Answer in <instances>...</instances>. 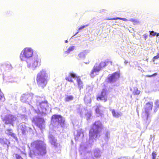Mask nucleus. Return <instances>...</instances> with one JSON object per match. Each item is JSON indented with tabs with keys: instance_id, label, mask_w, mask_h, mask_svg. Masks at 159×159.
Masks as SVG:
<instances>
[{
	"instance_id": "nucleus-1",
	"label": "nucleus",
	"mask_w": 159,
	"mask_h": 159,
	"mask_svg": "<svg viewBox=\"0 0 159 159\" xmlns=\"http://www.w3.org/2000/svg\"><path fill=\"white\" fill-rule=\"evenodd\" d=\"M21 101L29 104L37 114L43 116L46 115L48 107L47 101H41L42 98L38 96L33 97L32 94H25L22 95L20 98Z\"/></svg>"
},
{
	"instance_id": "nucleus-2",
	"label": "nucleus",
	"mask_w": 159,
	"mask_h": 159,
	"mask_svg": "<svg viewBox=\"0 0 159 159\" xmlns=\"http://www.w3.org/2000/svg\"><path fill=\"white\" fill-rule=\"evenodd\" d=\"M33 49L31 48H25L21 51L20 56V59L26 61L28 68L34 70L41 65V60L38 55L33 56Z\"/></svg>"
},
{
	"instance_id": "nucleus-3",
	"label": "nucleus",
	"mask_w": 159,
	"mask_h": 159,
	"mask_svg": "<svg viewBox=\"0 0 159 159\" xmlns=\"http://www.w3.org/2000/svg\"><path fill=\"white\" fill-rule=\"evenodd\" d=\"M31 147L33 148L32 152L30 151V156L31 157L34 155H43L46 153L45 144L42 141L37 140L31 143Z\"/></svg>"
},
{
	"instance_id": "nucleus-4",
	"label": "nucleus",
	"mask_w": 159,
	"mask_h": 159,
	"mask_svg": "<svg viewBox=\"0 0 159 159\" xmlns=\"http://www.w3.org/2000/svg\"><path fill=\"white\" fill-rule=\"evenodd\" d=\"M102 128V125L99 121H95L93 124L92 128L89 132V142L92 143L96 140L95 139L99 136V133Z\"/></svg>"
},
{
	"instance_id": "nucleus-5",
	"label": "nucleus",
	"mask_w": 159,
	"mask_h": 159,
	"mask_svg": "<svg viewBox=\"0 0 159 159\" xmlns=\"http://www.w3.org/2000/svg\"><path fill=\"white\" fill-rule=\"evenodd\" d=\"M49 79L48 74L46 71L42 70L37 75V83L39 87L43 88L46 85Z\"/></svg>"
},
{
	"instance_id": "nucleus-6",
	"label": "nucleus",
	"mask_w": 159,
	"mask_h": 159,
	"mask_svg": "<svg viewBox=\"0 0 159 159\" xmlns=\"http://www.w3.org/2000/svg\"><path fill=\"white\" fill-rule=\"evenodd\" d=\"M65 120L60 115H53L51 119V124L53 126H56L59 124L61 127L64 126Z\"/></svg>"
},
{
	"instance_id": "nucleus-7",
	"label": "nucleus",
	"mask_w": 159,
	"mask_h": 159,
	"mask_svg": "<svg viewBox=\"0 0 159 159\" xmlns=\"http://www.w3.org/2000/svg\"><path fill=\"white\" fill-rule=\"evenodd\" d=\"M106 66V64L105 62H101L100 64L96 63L92 70L90 75L91 77H94L97 75L101 69Z\"/></svg>"
},
{
	"instance_id": "nucleus-8",
	"label": "nucleus",
	"mask_w": 159,
	"mask_h": 159,
	"mask_svg": "<svg viewBox=\"0 0 159 159\" xmlns=\"http://www.w3.org/2000/svg\"><path fill=\"white\" fill-rule=\"evenodd\" d=\"M153 106V103L152 102H149L147 103L145 105V112L143 114V117L144 119H146L147 121L146 123L148 124L150 121V120L148 119L149 115V112L152 109Z\"/></svg>"
},
{
	"instance_id": "nucleus-9",
	"label": "nucleus",
	"mask_w": 159,
	"mask_h": 159,
	"mask_svg": "<svg viewBox=\"0 0 159 159\" xmlns=\"http://www.w3.org/2000/svg\"><path fill=\"white\" fill-rule=\"evenodd\" d=\"M16 119L15 116L11 115H8L2 118L3 122L5 124H10L12 126L15 123Z\"/></svg>"
},
{
	"instance_id": "nucleus-10",
	"label": "nucleus",
	"mask_w": 159,
	"mask_h": 159,
	"mask_svg": "<svg viewBox=\"0 0 159 159\" xmlns=\"http://www.w3.org/2000/svg\"><path fill=\"white\" fill-rule=\"evenodd\" d=\"M18 129L22 132L23 135H25L26 133L29 132L30 133H33L32 129L30 127H27L25 123H21L18 126Z\"/></svg>"
},
{
	"instance_id": "nucleus-11",
	"label": "nucleus",
	"mask_w": 159,
	"mask_h": 159,
	"mask_svg": "<svg viewBox=\"0 0 159 159\" xmlns=\"http://www.w3.org/2000/svg\"><path fill=\"white\" fill-rule=\"evenodd\" d=\"M32 122L34 123L40 129H42L44 128L45 127L44 121L43 118L35 117L33 118Z\"/></svg>"
},
{
	"instance_id": "nucleus-12",
	"label": "nucleus",
	"mask_w": 159,
	"mask_h": 159,
	"mask_svg": "<svg viewBox=\"0 0 159 159\" xmlns=\"http://www.w3.org/2000/svg\"><path fill=\"white\" fill-rule=\"evenodd\" d=\"M120 77L119 73L117 72L108 75L107 77V82L110 83L116 82Z\"/></svg>"
},
{
	"instance_id": "nucleus-13",
	"label": "nucleus",
	"mask_w": 159,
	"mask_h": 159,
	"mask_svg": "<svg viewBox=\"0 0 159 159\" xmlns=\"http://www.w3.org/2000/svg\"><path fill=\"white\" fill-rule=\"evenodd\" d=\"M97 100L98 101L102 100L105 102L107 100V96L106 91L105 89H103L101 92V94L97 98Z\"/></svg>"
},
{
	"instance_id": "nucleus-14",
	"label": "nucleus",
	"mask_w": 159,
	"mask_h": 159,
	"mask_svg": "<svg viewBox=\"0 0 159 159\" xmlns=\"http://www.w3.org/2000/svg\"><path fill=\"white\" fill-rule=\"evenodd\" d=\"M76 77L77 76L76 74L73 73H70L66 76V79L69 82H73L72 78L76 79Z\"/></svg>"
},
{
	"instance_id": "nucleus-15",
	"label": "nucleus",
	"mask_w": 159,
	"mask_h": 159,
	"mask_svg": "<svg viewBox=\"0 0 159 159\" xmlns=\"http://www.w3.org/2000/svg\"><path fill=\"white\" fill-rule=\"evenodd\" d=\"M89 52L90 50H85L78 54V57L80 59H84L85 58L86 55Z\"/></svg>"
},
{
	"instance_id": "nucleus-16",
	"label": "nucleus",
	"mask_w": 159,
	"mask_h": 159,
	"mask_svg": "<svg viewBox=\"0 0 159 159\" xmlns=\"http://www.w3.org/2000/svg\"><path fill=\"white\" fill-rule=\"evenodd\" d=\"M84 137L83 131L82 130H79L77 131V133L75 139L76 140L81 139Z\"/></svg>"
},
{
	"instance_id": "nucleus-17",
	"label": "nucleus",
	"mask_w": 159,
	"mask_h": 159,
	"mask_svg": "<svg viewBox=\"0 0 159 159\" xmlns=\"http://www.w3.org/2000/svg\"><path fill=\"white\" fill-rule=\"evenodd\" d=\"M0 143L4 146H7V148L9 147V142L5 138H1L0 139Z\"/></svg>"
},
{
	"instance_id": "nucleus-18",
	"label": "nucleus",
	"mask_w": 159,
	"mask_h": 159,
	"mask_svg": "<svg viewBox=\"0 0 159 159\" xmlns=\"http://www.w3.org/2000/svg\"><path fill=\"white\" fill-rule=\"evenodd\" d=\"M75 49V47L74 46H70L66 50L64 49V54L68 55L71 52L74 50Z\"/></svg>"
},
{
	"instance_id": "nucleus-19",
	"label": "nucleus",
	"mask_w": 159,
	"mask_h": 159,
	"mask_svg": "<svg viewBox=\"0 0 159 159\" xmlns=\"http://www.w3.org/2000/svg\"><path fill=\"white\" fill-rule=\"evenodd\" d=\"M111 110L114 117L118 118L122 116V113L121 112H118L114 109H111Z\"/></svg>"
},
{
	"instance_id": "nucleus-20",
	"label": "nucleus",
	"mask_w": 159,
	"mask_h": 159,
	"mask_svg": "<svg viewBox=\"0 0 159 159\" xmlns=\"http://www.w3.org/2000/svg\"><path fill=\"white\" fill-rule=\"evenodd\" d=\"M49 141L52 145L55 146L56 145L57 140L53 135L50 134L49 135Z\"/></svg>"
},
{
	"instance_id": "nucleus-21",
	"label": "nucleus",
	"mask_w": 159,
	"mask_h": 159,
	"mask_svg": "<svg viewBox=\"0 0 159 159\" xmlns=\"http://www.w3.org/2000/svg\"><path fill=\"white\" fill-rule=\"evenodd\" d=\"M76 81L78 85L79 88L80 90H81L83 88V84L82 82L81 81L80 77H77L76 78Z\"/></svg>"
},
{
	"instance_id": "nucleus-22",
	"label": "nucleus",
	"mask_w": 159,
	"mask_h": 159,
	"mask_svg": "<svg viewBox=\"0 0 159 159\" xmlns=\"http://www.w3.org/2000/svg\"><path fill=\"white\" fill-rule=\"evenodd\" d=\"M100 150L98 148L96 149L94 152V154L96 157H99L101 156Z\"/></svg>"
},
{
	"instance_id": "nucleus-23",
	"label": "nucleus",
	"mask_w": 159,
	"mask_h": 159,
	"mask_svg": "<svg viewBox=\"0 0 159 159\" xmlns=\"http://www.w3.org/2000/svg\"><path fill=\"white\" fill-rule=\"evenodd\" d=\"M12 132V130L11 129H7L6 131V133L8 135H11V136L13 137L15 139L16 138V140H17V139L16 137L15 134L13 133Z\"/></svg>"
},
{
	"instance_id": "nucleus-24",
	"label": "nucleus",
	"mask_w": 159,
	"mask_h": 159,
	"mask_svg": "<svg viewBox=\"0 0 159 159\" xmlns=\"http://www.w3.org/2000/svg\"><path fill=\"white\" fill-rule=\"evenodd\" d=\"M73 99V97L72 95H66L65 98V101L66 102H68L72 101Z\"/></svg>"
},
{
	"instance_id": "nucleus-25",
	"label": "nucleus",
	"mask_w": 159,
	"mask_h": 159,
	"mask_svg": "<svg viewBox=\"0 0 159 159\" xmlns=\"http://www.w3.org/2000/svg\"><path fill=\"white\" fill-rule=\"evenodd\" d=\"M140 91L138 90L137 87H134L133 92V93L134 95H139L140 93Z\"/></svg>"
},
{
	"instance_id": "nucleus-26",
	"label": "nucleus",
	"mask_w": 159,
	"mask_h": 159,
	"mask_svg": "<svg viewBox=\"0 0 159 159\" xmlns=\"http://www.w3.org/2000/svg\"><path fill=\"white\" fill-rule=\"evenodd\" d=\"M85 102L87 104H89L91 102V99L90 97L85 96L84 98Z\"/></svg>"
},
{
	"instance_id": "nucleus-27",
	"label": "nucleus",
	"mask_w": 159,
	"mask_h": 159,
	"mask_svg": "<svg viewBox=\"0 0 159 159\" xmlns=\"http://www.w3.org/2000/svg\"><path fill=\"white\" fill-rule=\"evenodd\" d=\"M91 116V113L90 111H88L85 114V117L87 120H88L90 119Z\"/></svg>"
},
{
	"instance_id": "nucleus-28",
	"label": "nucleus",
	"mask_w": 159,
	"mask_h": 159,
	"mask_svg": "<svg viewBox=\"0 0 159 159\" xmlns=\"http://www.w3.org/2000/svg\"><path fill=\"white\" fill-rule=\"evenodd\" d=\"M155 107H156L155 109L154 110V111L155 112L157 111V108L159 107V101L158 100H157L155 102Z\"/></svg>"
},
{
	"instance_id": "nucleus-29",
	"label": "nucleus",
	"mask_w": 159,
	"mask_h": 159,
	"mask_svg": "<svg viewBox=\"0 0 159 159\" xmlns=\"http://www.w3.org/2000/svg\"><path fill=\"white\" fill-rule=\"evenodd\" d=\"M117 19H119L122 20L124 21H126L128 20L126 18H120V17H116L115 18H113L111 19H108V20H117Z\"/></svg>"
},
{
	"instance_id": "nucleus-30",
	"label": "nucleus",
	"mask_w": 159,
	"mask_h": 159,
	"mask_svg": "<svg viewBox=\"0 0 159 159\" xmlns=\"http://www.w3.org/2000/svg\"><path fill=\"white\" fill-rule=\"evenodd\" d=\"M102 107L101 106L99 105L98 106L97 108L96 109L95 111L97 113L100 114V110L101 109V108Z\"/></svg>"
},
{
	"instance_id": "nucleus-31",
	"label": "nucleus",
	"mask_w": 159,
	"mask_h": 159,
	"mask_svg": "<svg viewBox=\"0 0 159 159\" xmlns=\"http://www.w3.org/2000/svg\"><path fill=\"white\" fill-rule=\"evenodd\" d=\"M110 132L108 131H106L105 134L106 141L108 140L109 138H110Z\"/></svg>"
},
{
	"instance_id": "nucleus-32",
	"label": "nucleus",
	"mask_w": 159,
	"mask_h": 159,
	"mask_svg": "<svg viewBox=\"0 0 159 159\" xmlns=\"http://www.w3.org/2000/svg\"><path fill=\"white\" fill-rule=\"evenodd\" d=\"M5 100V98L4 97V95L3 93L1 91V89H0V100H1L2 101H4Z\"/></svg>"
},
{
	"instance_id": "nucleus-33",
	"label": "nucleus",
	"mask_w": 159,
	"mask_h": 159,
	"mask_svg": "<svg viewBox=\"0 0 159 159\" xmlns=\"http://www.w3.org/2000/svg\"><path fill=\"white\" fill-rule=\"evenodd\" d=\"M157 153L156 152H153L152 154V159H156Z\"/></svg>"
},
{
	"instance_id": "nucleus-34",
	"label": "nucleus",
	"mask_w": 159,
	"mask_h": 159,
	"mask_svg": "<svg viewBox=\"0 0 159 159\" xmlns=\"http://www.w3.org/2000/svg\"><path fill=\"white\" fill-rule=\"evenodd\" d=\"M128 20L133 22L134 24H136L138 22L136 20L133 18L130 19Z\"/></svg>"
},
{
	"instance_id": "nucleus-35",
	"label": "nucleus",
	"mask_w": 159,
	"mask_h": 159,
	"mask_svg": "<svg viewBox=\"0 0 159 159\" xmlns=\"http://www.w3.org/2000/svg\"><path fill=\"white\" fill-rule=\"evenodd\" d=\"M150 34L153 36H154L157 34V33L154 32L153 31H150Z\"/></svg>"
},
{
	"instance_id": "nucleus-36",
	"label": "nucleus",
	"mask_w": 159,
	"mask_h": 159,
	"mask_svg": "<svg viewBox=\"0 0 159 159\" xmlns=\"http://www.w3.org/2000/svg\"><path fill=\"white\" fill-rule=\"evenodd\" d=\"M16 159H23L20 156L17 154H14Z\"/></svg>"
},
{
	"instance_id": "nucleus-37",
	"label": "nucleus",
	"mask_w": 159,
	"mask_h": 159,
	"mask_svg": "<svg viewBox=\"0 0 159 159\" xmlns=\"http://www.w3.org/2000/svg\"><path fill=\"white\" fill-rule=\"evenodd\" d=\"M88 26V25H84L81 26V27L79 28L78 30H80L82 29H83L84 28H85V27H86L87 26Z\"/></svg>"
},
{
	"instance_id": "nucleus-38",
	"label": "nucleus",
	"mask_w": 159,
	"mask_h": 159,
	"mask_svg": "<svg viewBox=\"0 0 159 159\" xmlns=\"http://www.w3.org/2000/svg\"><path fill=\"white\" fill-rule=\"evenodd\" d=\"M157 73H155L151 75H147L146 76L147 77H152L153 76H155L157 75Z\"/></svg>"
},
{
	"instance_id": "nucleus-39",
	"label": "nucleus",
	"mask_w": 159,
	"mask_h": 159,
	"mask_svg": "<svg viewBox=\"0 0 159 159\" xmlns=\"http://www.w3.org/2000/svg\"><path fill=\"white\" fill-rule=\"evenodd\" d=\"M7 65L8 66V67L9 69H11V64L9 62H8V63H7Z\"/></svg>"
},
{
	"instance_id": "nucleus-40",
	"label": "nucleus",
	"mask_w": 159,
	"mask_h": 159,
	"mask_svg": "<svg viewBox=\"0 0 159 159\" xmlns=\"http://www.w3.org/2000/svg\"><path fill=\"white\" fill-rule=\"evenodd\" d=\"M159 58V56L158 55H157L156 56H154L153 57V59H154V60H153V61H154L155 59H157Z\"/></svg>"
},
{
	"instance_id": "nucleus-41",
	"label": "nucleus",
	"mask_w": 159,
	"mask_h": 159,
	"mask_svg": "<svg viewBox=\"0 0 159 159\" xmlns=\"http://www.w3.org/2000/svg\"><path fill=\"white\" fill-rule=\"evenodd\" d=\"M143 36V38L145 40H146V38L147 37V35L146 34H144Z\"/></svg>"
},
{
	"instance_id": "nucleus-42",
	"label": "nucleus",
	"mask_w": 159,
	"mask_h": 159,
	"mask_svg": "<svg viewBox=\"0 0 159 159\" xmlns=\"http://www.w3.org/2000/svg\"><path fill=\"white\" fill-rule=\"evenodd\" d=\"M89 62H90V61H89L88 62H85V63L86 64H89Z\"/></svg>"
},
{
	"instance_id": "nucleus-43",
	"label": "nucleus",
	"mask_w": 159,
	"mask_h": 159,
	"mask_svg": "<svg viewBox=\"0 0 159 159\" xmlns=\"http://www.w3.org/2000/svg\"><path fill=\"white\" fill-rule=\"evenodd\" d=\"M78 33H79V32L78 31L73 36H74L75 35H76L77 34H78Z\"/></svg>"
},
{
	"instance_id": "nucleus-44",
	"label": "nucleus",
	"mask_w": 159,
	"mask_h": 159,
	"mask_svg": "<svg viewBox=\"0 0 159 159\" xmlns=\"http://www.w3.org/2000/svg\"><path fill=\"white\" fill-rule=\"evenodd\" d=\"M67 42H68V41H67V40H66V41H65V43H67Z\"/></svg>"
},
{
	"instance_id": "nucleus-45",
	"label": "nucleus",
	"mask_w": 159,
	"mask_h": 159,
	"mask_svg": "<svg viewBox=\"0 0 159 159\" xmlns=\"http://www.w3.org/2000/svg\"><path fill=\"white\" fill-rule=\"evenodd\" d=\"M156 35H157V36H159V33H157H157Z\"/></svg>"
},
{
	"instance_id": "nucleus-46",
	"label": "nucleus",
	"mask_w": 159,
	"mask_h": 159,
	"mask_svg": "<svg viewBox=\"0 0 159 159\" xmlns=\"http://www.w3.org/2000/svg\"><path fill=\"white\" fill-rule=\"evenodd\" d=\"M157 55H158L159 57V52L157 53Z\"/></svg>"
},
{
	"instance_id": "nucleus-47",
	"label": "nucleus",
	"mask_w": 159,
	"mask_h": 159,
	"mask_svg": "<svg viewBox=\"0 0 159 159\" xmlns=\"http://www.w3.org/2000/svg\"><path fill=\"white\" fill-rule=\"evenodd\" d=\"M80 115H81V116L82 115V112H80Z\"/></svg>"
}]
</instances>
